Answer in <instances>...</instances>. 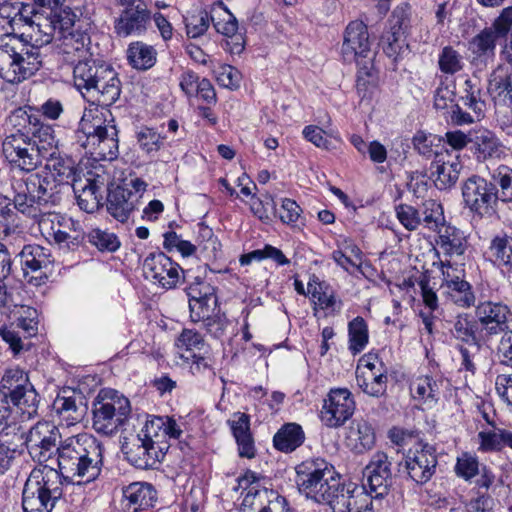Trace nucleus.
I'll use <instances>...</instances> for the list:
<instances>
[{"label": "nucleus", "mask_w": 512, "mask_h": 512, "mask_svg": "<svg viewBox=\"0 0 512 512\" xmlns=\"http://www.w3.org/2000/svg\"><path fill=\"white\" fill-rule=\"evenodd\" d=\"M489 253L494 265L512 273V236L505 232L495 235L491 239Z\"/></svg>", "instance_id": "4c0bfd02"}, {"label": "nucleus", "mask_w": 512, "mask_h": 512, "mask_svg": "<svg viewBox=\"0 0 512 512\" xmlns=\"http://www.w3.org/2000/svg\"><path fill=\"white\" fill-rule=\"evenodd\" d=\"M44 160H46L44 171L50 173L54 177L55 182L60 184V187L64 190H68L71 187L74 193L79 190L78 182H81V180L79 179L80 171L77 164L73 158L60 154L56 138L53 155L45 157Z\"/></svg>", "instance_id": "4be33fe9"}, {"label": "nucleus", "mask_w": 512, "mask_h": 512, "mask_svg": "<svg viewBox=\"0 0 512 512\" xmlns=\"http://www.w3.org/2000/svg\"><path fill=\"white\" fill-rule=\"evenodd\" d=\"M103 445L94 436L78 434L66 439L58 447V469L63 479L79 477V483L94 481L103 466Z\"/></svg>", "instance_id": "f03ea898"}, {"label": "nucleus", "mask_w": 512, "mask_h": 512, "mask_svg": "<svg viewBox=\"0 0 512 512\" xmlns=\"http://www.w3.org/2000/svg\"><path fill=\"white\" fill-rule=\"evenodd\" d=\"M487 91L491 95L505 96L512 101V72L507 66L498 65L490 74Z\"/></svg>", "instance_id": "a18cd8bd"}, {"label": "nucleus", "mask_w": 512, "mask_h": 512, "mask_svg": "<svg viewBox=\"0 0 512 512\" xmlns=\"http://www.w3.org/2000/svg\"><path fill=\"white\" fill-rule=\"evenodd\" d=\"M10 427L0 432V468L6 471L12 460L22 454L24 447L27 448V435L20 428L17 432L11 433Z\"/></svg>", "instance_id": "2f4dec72"}, {"label": "nucleus", "mask_w": 512, "mask_h": 512, "mask_svg": "<svg viewBox=\"0 0 512 512\" xmlns=\"http://www.w3.org/2000/svg\"><path fill=\"white\" fill-rule=\"evenodd\" d=\"M465 95L461 97L464 105L470 109L477 120L484 117L486 104L481 99V90L473 84L471 79L465 80Z\"/></svg>", "instance_id": "5fc2aeb1"}, {"label": "nucleus", "mask_w": 512, "mask_h": 512, "mask_svg": "<svg viewBox=\"0 0 512 512\" xmlns=\"http://www.w3.org/2000/svg\"><path fill=\"white\" fill-rule=\"evenodd\" d=\"M12 188L14 208L31 218L38 217L43 208L58 205L64 193L54 177L44 170L32 173L24 179L14 180Z\"/></svg>", "instance_id": "20e7f679"}, {"label": "nucleus", "mask_w": 512, "mask_h": 512, "mask_svg": "<svg viewBox=\"0 0 512 512\" xmlns=\"http://www.w3.org/2000/svg\"><path fill=\"white\" fill-rule=\"evenodd\" d=\"M123 496L134 511L152 506L156 498L153 486L145 482H134L123 488Z\"/></svg>", "instance_id": "a19ab883"}, {"label": "nucleus", "mask_w": 512, "mask_h": 512, "mask_svg": "<svg viewBox=\"0 0 512 512\" xmlns=\"http://www.w3.org/2000/svg\"><path fill=\"white\" fill-rule=\"evenodd\" d=\"M90 27L83 28L82 22L77 24V29L64 33L61 36L59 53L65 63L74 66L82 60L91 57L89 45L91 43Z\"/></svg>", "instance_id": "b1692460"}, {"label": "nucleus", "mask_w": 512, "mask_h": 512, "mask_svg": "<svg viewBox=\"0 0 512 512\" xmlns=\"http://www.w3.org/2000/svg\"><path fill=\"white\" fill-rule=\"evenodd\" d=\"M78 189L75 195L79 208L87 213L96 211L100 206L101 199L96 182L86 179V184L83 186H81V182H78Z\"/></svg>", "instance_id": "8fccbe9b"}, {"label": "nucleus", "mask_w": 512, "mask_h": 512, "mask_svg": "<svg viewBox=\"0 0 512 512\" xmlns=\"http://www.w3.org/2000/svg\"><path fill=\"white\" fill-rule=\"evenodd\" d=\"M461 194L465 208L477 217H489L495 213L497 197L491 179L472 174L461 183Z\"/></svg>", "instance_id": "9b49d317"}, {"label": "nucleus", "mask_w": 512, "mask_h": 512, "mask_svg": "<svg viewBox=\"0 0 512 512\" xmlns=\"http://www.w3.org/2000/svg\"><path fill=\"white\" fill-rule=\"evenodd\" d=\"M499 39L487 27L475 35L469 42L470 49L478 57H494Z\"/></svg>", "instance_id": "3c124183"}, {"label": "nucleus", "mask_w": 512, "mask_h": 512, "mask_svg": "<svg viewBox=\"0 0 512 512\" xmlns=\"http://www.w3.org/2000/svg\"><path fill=\"white\" fill-rule=\"evenodd\" d=\"M463 165L460 161H443L436 159L431 163L430 170L434 178L435 186L440 190H446L456 184Z\"/></svg>", "instance_id": "c9c22d12"}, {"label": "nucleus", "mask_w": 512, "mask_h": 512, "mask_svg": "<svg viewBox=\"0 0 512 512\" xmlns=\"http://www.w3.org/2000/svg\"><path fill=\"white\" fill-rule=\"evenodd\" d=\"M492 33L498 38H506L512 29V6L504 8L490 27Z\"/></svg>", "instance_id": "774afa93"}, {"label": "nucleus", "mask_w": 512, "mask_h": 512, "mask_svg": "<svg viewBox=\"0 0 512 512\" xmlns=\"http://www.w3.org/2000/svg\"><path fill=\"white\" fill-rule=\"evenodd\" d=\"M41 7H48L53 13L52 23L54 27H58L61 36L64 33L77 29V24L82 22L83 28L90 27L89 19L77 18L76 14L69 8H63L65 0H34Z\"/></svg>", "instance_id": "7c9ffc66"}, {"label": "nucleus", "mask_w": 512, "mask_h": 512, "mask_svg": "<svg viewBox=\"0 0 512 512\" xmlns=\"http://www.w3.org/2000/svg\"><path fill=\"white\" fill-rule=\"evenodd\" d=\"M299 492L318 504L339 507L346 512H374L373 501L357 489L346 484L334 467L324 459H309L296 467Z\"/></svg>", "instance_id": "f257e3e1"}, {"label": "nucleus", "mask_w": 512, "mask_h": 512, "mask_svg": "<svg viewBox=\"0 0 512 512\" xmlns=\"http://www.w3.org/2000/svg\"><path fill=\"white\" fill-rule=\"evenodd\" d=\"M441 142V137L423 131H418L413 137L414 149L426 158H431L434 155L438 157V148Z\"/></svg>", "instance_id": "6e6d98bb"}, {"label": "nucleus", "mask_w": 512, "mask_h": 512, "mask_svg": "<svg viewBox=\"0 0 512 512\" xmlns=\"http://www.w3.org/2000/svg\"><path fill=\"white\" fill-rule=\"evenodd\" d=\"M93 429L102 435H113L128 420L131 405L116 390H102L93 402Z\"/></svg>", "instance_id": "1a4fd4ad"}, {"label": "nucleus", "mask_w": 512, "mask_h": 512, "mask_svg": "<svg viewBox=\"0 0 512 512\" xmlns=\"http://www.w3.org/2000/svg\"><path fill=\"white\" fill-rule=\"evenodd\" d=\"M475 317L483 337L504 334L509 331L510 308L502 302L483 301L475 307Z\"/></svg>", "instance_id": "a211bd4d"}, {"label": "nucleus", "mask_w": 512, "mask_h": 512, "mask_svg": "<svg viewBox=\"0 0 512 512\" xmlns=\"http://www.w3.org/2000/svg\"><path fill=\"white\" fill-rule=\"evenodd\" d=\"M371 40L367 25L360 20L351 21L343 36L341 48L343 59L347 62L356 61L359 67L356 79V89L362 97L374 88L378 82V71L375 69L371 53Z\"/></svg>", "instance_id": "39448f33"}, {"label": "nucleus", "mask_w": 512, "mask_h": 512, "mask_svg": "<svg viewBox=\"0 0 512 512\" xmlns=\"http://www.w3.org/2000/svg\"><path fill=\"white\" fill-rule=\"evenodd\" d=\"M355 408L353 395L347 388H334L324 399L320 418L325 426L338 428L351 418Z\"/></svg>", "instance_id": "dca6fc26"}, {"label": "nucleus", "mask_w": 512, "mask_h": 512, "mask_svg": "<svg viewBox=\"0 0 512 512\" xmlns=\"http://www.w3.org/2000/svg\"><path fill=\"white\" fill-rule=\"evenodd\" d=\"M470 150L478 162L500 159L504 155V145L496 134L488 129L470 131Z\"/></svg>", "instance_id": "bb28decb"}, {"label": "nucleus", "mask_w": 512, "mask_h": 512, "mask_svg": "<svg viewBox=\"0 0 512 512\" xmlns=\"http://www.w3.org/2000/svg\"><path fill=\"white\" fill-rule=\"evenodd\" d=\"M507 430L500 429L498 432L495 431H481L478 433L480 439L479 449L483 452L499 451L505 446V436Z\"/></svg>", "instance_id": "69168bd1"}, {"label": "nucleus", "mask_w": 512, "mask_h": 512, "mask_svg": "<svg viewBox=\"0 0 512 512\" xmlns=\"http://www.w3.org/2000/svg\"><path fill=\"white\" fill-rule=\"evenodd\" d=\"M358 387L371 397L380 398L386 394L388 386V371L384 364L377 370H363L356 374Z\"/></svg>", "instance_id": "473e14b6"}, {"label": "nucleus", "mask_w": 512, "mask_h": 512, "mask_svg": "<svg viewBox=\"0 0 512 512\" xmlns=\"http://www.w3.org/2000/svg\"><path fill=\"white\" fill-rule=\"evenodd\" d=\"M140 196L131 193V189L116 185L108 189L106 208L107 212L117 221L125 223L131 213L136 209Z\"/></svg>", "instance_id": "a878e982"}, {"label": "nucleus", "mask_w": 512, "mask_h": 512, "mask_svg": "<svg viewBox=\"0 0 512 512\" xmlns=\"http://www.w3.org/2000/svg\"><path fill=\"white\" fill-rule=\"evenodd\" d=\"M127 59L133 68L145 71L155 65L157 52L153 46L136 41L128 46Z\"/></svg>", "instance_id": "79ce46f5"}, {"label": "nucleus", "mask_w": 512, "mask_h": 512, "mask_svg": "<svg viewBox=\"0 0 512 512\" xmlns=\"http://www.w3.org/2000/svg\"><path fill=\"white\" fill-rule=\"evenodd\" d=\"M438 238L437 244L444 255L450 258L464 255L468 247V241L463 231L454 226H446Z\"/></svg>", "instance_id": "ea45409f"}, {"label": "nucleus", "mask_w": 512, "mask_h": 512, "mask_svg": "<svg viewBox=\"0 0 512 512\" xmlns=\"http://www.w3.org/2000/svg\"><path fill=\"white\" fill-rule=\"evenodd\" d=\"M441 380H436L432 376L424 375L417 377L410 386L414 398L424 402L436 403L439 398Z\"/></svg>", "instance_id": "49530a36"}, {"label": "nucleus", "mask_w": 512, "mask_h": 512, "mask_svg": "<svg viewBox=\"0 0 512 512\" xmlns=\"http://www.w3.org/2000/svg\"><path fill=\"white\" fill-rule=\"evenodd\" d=\"M211 17L207 11L199 10L185 18V27L188 37L197 38L202 36L209 28Z\"/></svg>", "instance_id": "680f3d73"}, {"label": "nucleus", "mask_w": 512, "mask_h": 512, "mask_svg": "<svg viewBox=\"0 0 512 512\" xmlns=\"http://www.w3.org/2000/svg\"><path fill=\"white\" fill-rule=\"evenodd\" d=\"M121 450L126 460L138 469H153L163 460L168 446L159 443L146 427L136 436L126 439Z\"/></svg>", "instance_id": "f8f14e48"}, {"label": "nucleus", "mask_w": 512, "mask_h": 512, "mask_svg": "<svg viewBox=\"0 0 512 512\" xmlns=\"http://www.w3.org/2000/svg\"><path fill=\"white\" fill-rule=\"evenodd\" d=\"M214 312H208L207 316L201 318L200 321L203 322L206 331L213 336L214 338H221L224 335V332L229 324L228 319L225 314H213Z\"/></svg>", "instance_id": "338daca9"}, {"label": "nucleus", "mask_w": 512, "mask_h": 512, "mask_svg": "<svg viewBox=\"0 0 512 512\" xmlns=\"http://www.w3.org/2000/svg\"><path fill=\"white\" fill-rule=\"evenodd\" d=\"M439 69L446 74H455L463 69V58L452 46H445L438 59Z\"/></svg>", "instance_id": "052dcab7"}, {"label": "nucleus", "mask_w": 512, "mask_h": 512, "mask_svg": "<svg viewBox=\"0 0 512 512\" xmlns=\"http://www.w3.org/2000/svg\"><path fill=\"white\" fill-rule=\"evenodd\" d=\"M347 440L356 452L362 453L374 446L375 433L367 421L353 420L348 429Z\"/></svg>", "instance_id": "58836bf2"}, {"label": "nucleus", "mask_w": 512, "mask_h": 512, "mask_svg": "<svg viewBox=\"0 0 512 512\" xmlns=\"http://www.w3.org/2000/svg\"><path fill=\"white\" fill-rule=\"evenodd\" d=\"M447 288L454 292L452 295L453 301L459 307L469 308L474 306L476 298L472 286L469 282L463 280V277L453 281Z\"/></svg>", "instance_id": "4d7b16f0"}, {"label": "nucleus", "mask_w": 512, "mask_h": 512, "mask_svg": "<svg viewBox=\"0 0 512 512\" xmlns=\"http://www.w3.org/2000/svg\"><path fill=\"white\" fill-rule=\"evenodd\" d=\"M151 21V13L145 3H138L133 8H125L115 20V33L122 37L141 35L147 30Z\"/></svg>", "instance_id": "393cba45"}, {"label": "nucleus", "mask_w": 512, "mask_h": 512, "mask_svg": "<svg viewBox=\"0 0 512 512\" xmlns=\"http://www.w3.org/2000/svg\"><path fill=\"white\" fill-rule=\"evenodd\" d=\"M490 179L495 186L497 204H512V168L499 165L490 173Z\"/></svg>", "instance_id": "37998d69"}, {"label": "nucleus", "mask_w": 512, "mask_h": 512, "mask_svg": "<svg viewBox=\"0 0 512 512\" xmlns=\"http://www.w3.org/2000/svg\"><path fill=\"white\" fill-rule=\"evenodd\" d=\"M349 350L353 355L362 352L368 344V326L363 317L357 316L348 323Z\"/></svg>", "instance_id": "de8ad7c7"}, {"label": "nucleus", "mask_w": 512, "mask_h": 512, "mask_svg": "<svg viewBox=\"0 0 512 512\" xmlns=\"http://www.w3.org/2000/svg\"><path fill=\"white\" fill-rule=\"evenodd\" d=\"M18 256L25 277H28L29 273H39V276H32L28 282L34 285L45 283L46 271L53 263L50 250L38 244H27L23 246Z\"/></svg>", "instance_id": "5701e85b"}, {"label": "nucleus", "mask_w": 512, "mask_h": 512, "mask_svg": "<svg viewBox=\"0 0 512 512\" xmlns=\"http://www.w3.org/2000/svg\"><path fill=\"white\" fill-rule=\"evenodd\" d=\"M438 465L433 445L419 442L415 449H409L404 458L408 477L418 485L426 484L435 474Z\"/></svg>", "instance_id": "2eb2a0df"}, {"label": "nucleus", "mask_w": 512, "mask_h": 512, "mask_svg": "<svg viewBox=\"0 0 512 512\" xmlns=\"http://www.w3.org/2000/svg\"><path fill=\"white\" fill-rule=\"evenodd\" d=\"M106 62L91 57L76 63L73 66V82L75 88L83 95L97 82L100 71L106 66Z\"/></svg>", "instance_id": "72a5a7b5"}, {"label": "nucleus", "mask_w": 512, "mask_h": 512, "mask_svg": "<svg viewBox=\"0 0 512 512\" xmlns=\"http://www.w3.org/2000/svg\"><path fill=\"white\" fill-rule=\"evenodd\" d=\"M39 471H32L22 492V507L25 512H51L55 502L39 487Z\"/></svg>", "instance_id": "c756f323"}, {"label": "nucleus", "mask_w": 512, "mask_h": 512, "mask_svg": "<svg viewBox=\"0 0 512 512\" xmlns=\"http://www.w3.org/2000/svg\"><path fill=\"white\" fill-rule=\"evenodd\" d=\"M0 395L2 402L16 407L24 419L37 415L39 395L24 370L18 367L5 370L0 381Z\"/></svg>", "instance_id": "6e6552de"}, {"label": "nucleus", "mask_w": 512, "mask_h": 512, "mask_svg": "<svg viewBox=\"0 0 512 512\" xmlns=\"http://www.w3.org/2000/svg\"><path fill=\"white\" fill-rule=\"evenodd\" d=\"M53 36L45 33L38 44L31 42L24 34H6L0 37V77L8 83H20L33 76L42 66L41 46L52 41Z\"/></svg>", "instance_id": "7ed1b4c3"}, {"label": "nucleus", "mask_w": 512, "mask_h": 512, "mask_svg": "<svg viewBox=\"0 0 512 512\" xmlns=\"http://www.w3.org/2000/svg\"><path fill=\"white\" fill-rule=\"evenodd\" d=\"M41 475L39 480V487L42 491L55 503L59 500L63 494V476L59 470L54 468L45 467L43 470H38Z\"/></svg>", "instance_id": "09e8293b"}, {"label": "nucleus", "mask_w": 512, "mask_h": 512, "mask_svg": "<svg viewBox=\"0 0 512 512\" xmlns=\"http://www.w3.org/2000/svg\"><path fill=\"white\" fill-rule=\"evenodd\" d=\"M265 479L252 470L238 477L235 490L246 491L242 501L244 512H292L285 497L264 485Z\"/></svg>", "instance_id": "0eeeda50"}, {"label": "nucleus", "mask_w": 512, "mask_h": 512, "mask_svg": "<svg viewBox=\"0 0 512 512\" xmlns=\"http://www.w3.org/2000/svg\"><path fill=\"white\" fill-rule=\"evenodd\" d=\"M59 430L48 423H38L27 434V450L31 458L42 464L46 463L56 453L60 446Z\"/></svg>", "instance_id": "f3484780"}, {"label": "nucleus", "mask_w": 512, "mask_h": 512, "mask_svg": "<svg viewBox=\"0 0 512 512\" xmlns=\"http://www.w3.org/2000/svg\"><path fill=\"white\" fill-rule=\"evenodd\" d=\"M479 325L476 319L468 313L458 314L450 329L451 336L461 342L470 346L476 347V352L481 348L480 339L477 336Z\"/></svg>", "instance_id": "f704fd0d"}, {"label": "nucleus", "mask_w": 512, "mask_h": 512, "mask_svg": "<svg viewBox=\"0 0 512 512\" xmlns=\"http://www.w3.org/2000/svg\"><path fill=\"white\" fill-rule=\"evenodd\" d=\"M51 222V235L60 247L74 250L83 243L85 232L79 221L62 215H54Z\"/></svg>", "instance_id": "cd10ccee"}, {"label": "nucleus", "mask_w": 512, "mask_h": 512, "mask_svg": "<svg viewBox=\"0 0 512 512\" xmlns=\"http://www.w3.org/2000/svg\"><path fill=\"white\" fill-rule=\"evenodd\" d=\"M136 139L140 149L146 154H151L161 149L164 137L153 128L145 126L136 133Z\"/></svg>", "instance_id": "bf43d9fd"}, {"label": "nucleus", "mask_w": 512, "mask_h": 512, "mask_svg": "<svg viewBox=\"0 0 512 512\" xmlns=\"http://www.w3.org/2000/svg\"><path fill=\"white\" fill-rule=\"evenodd\" d=\"M80 130L86 136L82 143L84 148H89L90 153L100 160L112 161L119 154L118 130L114 119L107 120L99 117L93 120L82 119Z\"/></svg>", "instance_id": "9d476101"}, {"label": "nucleus", "mask_w": 512, "mask_h": 512, "mask_svg": "<svg viewBox=\"0 0 512 512\" xmlns=\"http://www.w3.org/2000/svg\"><path fill=\"white\" fill-rule=\"evenodd\" d=\"M8 122L12 126L8 135L39 138L44 133L48 137L55 136L53 127L43 123L31 106L19 107L12 111L8 117Z\"/></svg>", "instance_id": "412c9836"}, {"label": "nucleus", "mask_w": 512, "mask_h": 512, "mask_svg": "<svg viewBox=\"0 0 512 512\" xmlns=\"http://www.w3.org/2000/svg\"><path fill=\"white\" fill-rule=\"evenodd\" d=\"M145 427L146 432H150L154 438L158 437L156 432L157 429H163V433L173 439H179L183 433L176 420L168 416L156 417L155 419L147 422Z\"/></svg>", "instance_id": "13d9d810"}, {"label": "nucleus", "mask_w": 512, "mask_h": 512, "mask_svg": "<svg viewBox=\"0 0 512 512\" xmlns=\"http://www.w3.org/2000/svg\"><path fill=\"white\" fill-rule=\"evenodd\" d=\"M238 447L241 458L253 459L256 456L254 438L250 429V416L246 413L236 412L233 419L227 421Z\"/></svg>", "instance_id": "c85d7f7f"}, {"label": "nucleus", "mask_w": 512, "mask_h": 512, "mask_svg": "<svg viewBox=\"0 0 512 512\" xmlns=\"http://www.w3.org/2000/svg\"><path fill=\"white\" fill-rule=\"evenodd\" d=\"M54 408L65 419L71 422H79L82 420L87 406L83 402V397L58 395L54 401Z\"/></svg>", "instance_id": "c03bdc74"}, {"label": "nucleus", "mask_w": 512, "mask_h": 512, "mask_svg": "<svg viewBox=\"0 0 512 512\" xmlns=\"http://www.w3.org/2000/svg\"><path fill=\"white\" fill-rule=\"evenodd\" d=\"M182 281L189 298L190 318L193 322H200L208 312H214L218 306L216 289L205 282L200 276H192L191 271H182Z\"/></svg>", "instance_id": "4468645a"}, {"label": "nucleus", "mask_w": 512, "mask_h": 512, "mask_svg": "<svg viewBox=\"0 0 512 512\" xmlns=\"http://www.w3.org/2000/svg\"><path fill=\"white\" fill-rule=\"evenodd\" d=\"M381 43L384 53L394 61L408 52L405 36L400 32L388 31L382 36Z\"/></svg>", "instance_id": "603ef678"}, {"label": "nucleus", "mask_w": 512, "mask_h": 512, "mask_svg": "<svg viewBox=\"0 0 512 512\" xmlns=\"http://www.w3.org/2000/svg\"><path fill=\"white\" fill-rule=\"evenodd\" d=\"M143 269L146 277L157 281L165 289L175 288L182 279L179 271H184L163 252L150 253L144 260Z\"/></svg>", "instance_id": "aec40b11"}, {"label": "nucleus", "mask_w": 512, "mask_h": 512, "mask_svg": "<svg viewBox=\"0 0 512 512\" xmlns=\"http://www.w3.org/2000/svg\"><path fill=\"white\" fill-rule=\"evenodd\" d=\"M99 73L97 82L88 92H83V97L93 104L108 108L120 98L122 84L118 73L110 64H106Z\"/></svg>", "instance_id": "6ab92c4d"}, {"label": "nucleus", "mask_w": 512, "mask_h": 512, "mask_svg": "<svg viewBox=\"0 0 512 512\" xmlns=\"http://www.w3.org/2000/svg\"><path fill=\"white\" fill-rule=\"evenodd\" d=\"M87 238L89 243L101 252H115L121 245L116 234L99 228L92 229L87 234Z\"/></svg>", "instance_id": "864d4df0"}, {"label": "nucleus", "mask_w": 512, "mask_h": 512, "mask_svg": "<svg viewBox=\"0 0 512 512\" xmlns=\"http://www.w3.org/2000/svg\"><path fill=\"white\" fill-rule=\"evenodd\" d=\"M399 222L409 231L416 230L422 223L421 212L408 204H399L395 207Z\"/></svg>", "instance_id": "e2e57ef3"}, {"label": "nucleus", "mask_w": 512, "mask_h": 512, "mask_svg": "<svg viewBox=\"0 0 512 512\" xmlns=\"http://www.w3.org/2000/svg\"><path fill=\"white\" fill-rule=\"evenodd\" d=\"M394 484L392 462L388 455L378 451L374 453L363 470V483L359 491H363L369 499H380L388 495Z\"/></svg>", "instance_id": "ddd939ff"}, {"label": "nucleus", "mask_w": 512, "mask_h": 512, "mask_svg": "<svg viewBox=\"0 0 512 512\" xmlns=\"http://www.w3.org/2000/svg\"><path fill=\"white\" fill-rule=\"evenodd\" d=\"M305 441V433L301 425L297 423H285L275 433L273 445L275 449L283 453H291L300 447Z\"/></svg>", "instance_id": "e433bc0d"}, {"label": "nucleus", "mask_w": 512, "mask_h": 512, "mask_svg": "<svg viewBox=\"0 0 512 512\" xmlns=\"http://www.w3.org/2000/svg\"><path fill=\"white\" fill-rule=\"evenodd\" d=\"M55 151V136L22 137L6 135L2 142V155L11 168L30 173L40 167L45 157Z\"/></svg>", "instance_id": "423d86ee"}, {"label": "nucleus", "mask_w": 512, "mask_h": 512, "mask_svg": "<svg viewBox=\"0 0 512 512\" xmlns=\"http://www.w3.org/2000/svg\"><path fill=\"white\" fill-rule=\"evenodd\" d=\"M411 6L408 2L400 3L395 7L390 18V30L405 34L410 26Z\"/></svg>", "instance_id": "0e129e2a"}]
</instances>
